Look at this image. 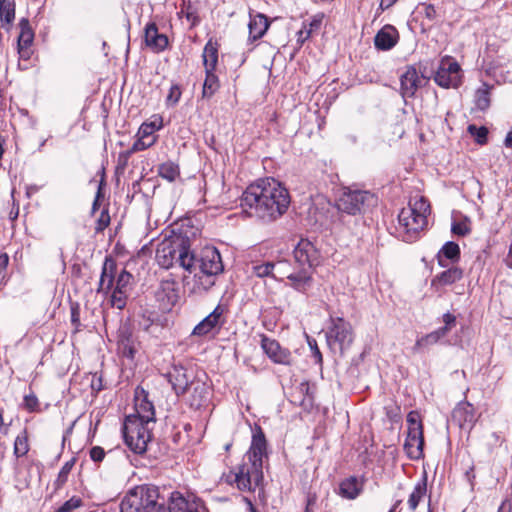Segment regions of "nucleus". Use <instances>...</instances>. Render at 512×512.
I'll return each mask as SVG.
<instances>
[{"label":"nucleus","instance_id":"f257e3e1","mask_svg":"<svg viewBox=\"0 0 512 512\" xmlns=\"http://www.w3.org/2000/svg\"><path fill=\"white\" fill-rule=\"evenodd\" d=\"M290 205L288 190L274 178H264L249 185L241 197V206L265 221L281 217Z\"/></svg>","mask_w":512,"mask_h":512},{"label":"nucleus","instance_id":"f03ea898","mask_svg":"<svg viewBox=\"0 0 512 512\" xmlns=\"http://www.w3.org/2000/svg\"><path fill=\"white\" fill-rule=\"evenodd\" d=\"M267 443L259 429L253 434L250 449L243 457L242 464L235 472L224 476L228 484L235 483L240 491H254L263 480V458L266 457Z\"/></svg>","mask_w":512,"mask_h":512},{"label":"nucleus","instance_id":"7ed1b4c3","mask_svg":"<svg viewBox=\"0 0 512 512\" xmlns=\"http://www.w3.org/2000/svg\"><path fill=\"white\" fill-rule=\"evenodd\" d=\"M224 266L219 251L212 246L204 247L194 260L191 280H186L185 288L191 294H202L215 285L216 277L223 272Z\"/></svg>","mask_w":512,"mask_h":512},{"label":"nucleus","instance_id":"20e7f679","mask_svg":"<svg viewBox=\"0 0 512 512\" xmlns=\"http://www.w3.org/2000/svg\"><path fill=\"white\" fill-rule=\"evenodd\" d=\"M194 260L195 255L190 252L189 239L181 235L162 240L156 250V261L165 269L179 265L192 272Z\"/></svg>","mask_w":512,"mask_h":512},{"label":"nucleus","instance_id":"39448f33","mask_svg":"<svg viewBox=\"0 0 512 512\" xmlns=\"http://www.w3.org/2000/svg\"><path fill=\"white\" fill-rule=\"evenodd\" d=\"M430 205L424 197L415 198L398 215V231L405 242L417 239L418 234L427 226Z\"/></svg>","mask_w":512,"mask_h":512},{"label":"nucleus","instance_id":"423d86ee","mask_svg":"<svg viewBox=\"0 0 512 512\" xmlns=\"http://www.w3.org/2000/svg\"><path fill=\"white\" fill-rule=\"evenodd\" d=\"M158 488L151 485H140L130 489L123 497L120 512H158L163 504L158 502Z\"/></svg>","mask_w":512,"mask_h":512},{"label":"nucleus","instance_id":"0eeeda50","mask_svg":"<svg viewBox=\"0 0 512 512\" xmlns=\"http://www.w3.org/2000/svg\"><path fill=\"white\" fill-rule=\"evenodd\" d=\"M153 427L154 424L146 423L139 417L126 416L122 429L126 445L134 453L143 454L152 440Z\"/></svg>","mask_w":512,"mask_h":512},{"label":"nucleus","instance_id":"6e6552de","mask_svg":"<svg viewBox=\"0 0 512 512\" xmlns=\"http://www.w3.org/2000/svg\"><path fill=\"white\" fill-rule=\"evenodd\" d=\"M375 203L376 198L368 191L344 189L337 201V207L339 211L356 215Z\"/></svg>","mask_w":512,"mask_h":512},{"label":"nucleus","instance_id":"1a4fd4ad","mask_svg":"<svg viewBox=\"0 0 512 512\" xmlns=\"http://www.w3.org/2000/svg\"><path fill=\"white\" fill-rule=\"evenodd\" d=\"M434 81L443 88H458L462 83V70L458 62L451 56L442 57Z\"/></svg>","mask_w":512,"mask_h":512},{"label":"nucleus","instance_id":"9d476101","mask_svg":"<svg viewBox=\"0 0 512 512\" xmlns=\"http://www.w3.org/2000/svg\"><path fill=\"white\" fill-rule=\"evenodd\" d=\"M353 341L351 325L342 318L333 320L332 327L327 332V342L331 349L342 352Z\"/></svg>","mask_w":512,"mask_h":512},{"label":"nucleus","instance_id":"9b49d317","mask_svg":"<svg viewBox=\"0 0 512 512\" xmlns=\"http://www.w3.org/2000/svg\"><path fill=\"white\" fill-rule=\"evenodd\" d=\"M162 128V119L160 117L155 118L153 121L147 123H143L138 132V139L134 142L131 147V152L135 153L138 151H143L155 144L157 141V136L155 132Z\"/></svg>","mask_w":512,"mask_h":512},{"label":"nucleus","instance_id":"f8f14e48","mask_svg":"<svg viewBox=\"0 0 512 512\" xmlns=\"http://www.w3.org/2000/svg\"><path fill=\"white\" fill-rule=\"evenodd\" d=\"M261 346L266 355L277 364L290 365L292 363L291 352L281 347V345L274 339L263 337Z\"/></svg>","mask_w":512,"mask_h":512},{"label":"nucleus","instance_id":"ddd939ff","mask_svg":"<svg viewBox=\"0 0 512 512\" xmlns=\"http://www.w3.org/2000/svg\"><path fill=\"white\" fill-rule=\"evenodd\" d=\"M293 253L295 261L301 266L308 265V267L311 268L318 263L319 252L314 244L307 239H301Z\"/></svg>","mask_w":512,"mask_h":512},{"label":"nucleus","instance_id":"4468645a","mask_svg":"<svg viewBox=\"0 0 512 512\" xmlns=\"http://www.w3.org/2000/svg\"><path fill=\"white\" fill-rule=\"evenodd\" d=\"M168 510L169 512H207L200 501L185 498L179 492L171 494Z\"/></svg>","mask_w":512,"mask_h":512},{"label":"nucleus","instance_id":"2eb2a0df","mask_svg":"<svg viewBox=\"0 0 512 512\" xmlns=\"http://www.w3.org/2000/svg\"><path fill=\"white\" fill-rule=\"evenodd\" d=\"M185 393H188V402L191 407L199 409L207 404L209 400V387L207 384L200 380H191Z\"/></svg>","mask_w":512,"mask_h":512},{"label":"nucleus","instance_id":"dca6fc26","mask_svg":"<svg viewBox=\"0 0 512 512\" xmlns=\"http://www.w3.org/2000/svg\"><path fill=\"white\" fill-rule=\"evenodd\" d=\"M225 308L222 305H217L215 309L206 316L199 324L195 326L192 335L204 336L211 332L216 327H221L224 323Z\"/></svg>","mask_w":512,"mask_h":512},{"label":"nucleus","instance_id":"f3484780","mask_svg":"<svg viewBox=\"0 0 512 512\" xmlns=\"http://www.w3.org/2000/svg\"><path fill=\"white\" fill-rule=\"evenodd\" d=\"M118 352L127 358H134L137 351L136 339L128 325H122L117 336Z\"/></svg>","mask_w":512,"mask_h":512},{"label":"nucleus","instance_id":"a211bd4d","mask_svg":"<svg viewBox=\"0 0 512 512\" xmlns=\"http://www.w3.org/2000/svg\"><path fill=\"white\" fill-rule=\"evenodd\" d=\"M422 77L418 75L416 68L410 66L400 77V91L403 98L414 97L422 84Z\"/></svg>","mask_w":512,"mask_h":512},{"label":"nucleus","instance_id":"6ab92c4d","mask_svg":"<svg viewBox=\"0 0 512 512\" xmlns=\"http://www.w3.org/2000/svg\"><path fill=\"white\" fill-rule=\"evenodd\" d=\"M399 40V33L392 25L383 26L375 35L374 44L378 50L387 51L392 49Z\"/></svg>","mask_w":512,"mask_h":512},{"label":"nucleus","instance_id":"aec40b11","mask_svg":"<svg viewBox=\"0 0 512 512\" xmlns=\"http://www.w3.org/2000/svg\"><path fill=\"white\" fill-rule=\"evenodd\" d=\"M452 418L461 428L471 429L476 422L475 409L469 402H460L453 410Z\"/></svg>","mask_w":512,"mask_h":512},{"label":"nucleus","instance_id":"412c9836","mask_svg":"<svg viewBox=\"0 0 512 512\" xmlns=\"http://www.w3.org/2000/svg\"><path fill=\"white\" fill-rule=\"evenodd\" d=\"M169 382L172 384L173 389L176 394H184L190 385L192 379V374H189L188 371L183 366H173L172 369L168 372Z\"/></svg>","mask_w":512,"mask_h":512},{"label":"nucleus","instance_id":"4be33fe9","mask_svg":"<svg viewBox=\"0 0 512 512\" xmlns=\"http://www.w3.org/2000/svg\"><path fill=\"white\" fill-rule=\"evenodd\" d=\"M249 39L256 41L262 38L270 26L268 18L262 13H249Z\"/></svg>","mask_w":512,"mask_h":512},{"label":"nucleus","instance_id":"5701e85b","mask_svg":"<svg viewBox=\"0 0 512 512\" xmlns=\"http://www.w3.org/2000/svg\"><path fill=\"white\" fill-rule=\"evenodd\" d=\"M145 43L155 52L163 51L168 45V38L160 34L155 23H148L145 27Z\"/></svg>","mask_w":512,"mask_h":512},{"label":"nucleus","instance_id":"b1692460","mask_svg":"<svg viewBox=\"0 0 512 512\" xmlns=\"http://www.w3.org/2000/svg\"><path fill=\"white\" fill-rule=\"evenodd\" d=\"M423 431H407L404 448L411 459H419L423 453Z\"/></svg>","mask_w":512,"mask_h":512},{"label":"nucleus","instance_id":"393cba45","mask_svg":"<svg viewBox=\"0 0 512 512\" xmlns=\"http://www.w3.org/2000/svg\"><path fill=\"white\" fill-rule=\"evenodd\" d=\"M20 34L18 37V51L22 58L28 59L30 56V45L34 39V33L29 25V21L25 18L20 20Z\"/></svg>","mask_w":512,"mask_h":512},{"label":"nucleus","instance_id":"a878e982","mask_svg":"<svg viewBox=\"0 0 512 512\" xmlns=\"http://www.w3.org/2000/svg\"><path fill=\"white\" fill-rule=\"evenodd\" d=\"M286 266V263L284 261H278L276 263L274 262H265L261 264L254 265L252 267L253 273L257 277H266L271 276L275 279L278 278V275L280 277H284L286 272L284 271V268Z\"/></svg>","mask_w":512,"mask_h":512},{"label":"nucleus","instance_id":"bb28decb","mask_svg":"<svg viewBox=\"0 0 512 512\" xmlns=\"http://www.w3.org/2000/svg\"><path fill=\"white\" fill-rule=\"evenodd\" d=\"M362 489V482L356 477H349L339 484V495L343 498L353 500L360 495Z\"/></svg>","mask_w":512,"mask_h":512},{"label":"nucleus","instance_id":"cd10ccee","mask_svg":"<svg viewBox=\"0 0 512 512\" xmlns=\"http://www.w3.org/2000/svg\"><path fill=\"white\" fill-rule=\"evenodd\" d=\"M286 277L290 281L289 285L299 292L304 293L311 287V273L305 268L299 272L290 273Z\"/></svg>","mask_w":512,"mask_h":512},{"label":"nucleus","instance_id":"c85d7f7f","mask_svg":"<svg viewBox=\"0 0 512 512\" xmlns=\"http://www.w3.org/2000/svg\"><path fill=\"white\" fill-rule=\"evenodd\" d=\"M463 276V272L458 267H452L446 271H443L435 278L432 279L431 285L438 289L439 287L451 285L459 281Z\"/></svg>","mask_w":512,"mask_h":512},{"label":"nucleus","instance_id":"c756f323","mask_svg":"<svg viewBox=\"0 0 512 512\" xmlns=\"http://www.w3.org/2000/svg\"><path fill=\"white\" fill-rule=\"evenodd\" d=\"M129 416L139 417L146 423L155 424V412L151 402L142 399L135 404V413Z\"/></svg>","mask_w":512,"mask_h":512},{"label":"nucleus","instance_id":"7c9ffc66","mask_svg":"<svg viewBox=\"0 0 512 512\" xmlns=\"http://www.w3.org/2000/svg\"><path fill=\"white\" fill-rule=\"evenodd\" d=\"M443 332L444 331H439L437 329L435 331H432L431 333L419 337L412 348V352L414 354L420 353L421 351L438 343L442 338H444Z\"/></svg>","mask_w":512,"mask_h":512},{"label":"nucleus","instance_id":"2f4dec72","mask_svg":"<svg viewBox=\"0 0 512 512\" xmlns=\"http://www.w3.org/2000/svg\"><path fill=\"white\" fill-rule=\"evenodd\" d=\"M15 19V5L10 0H0V24L9 30Z\"/></svg>","mask_w":512,"mask_h":512},{"label":"nucleus","instance_id":"473e14b6","mask_svg":"<svg viewBox=\"0 0 512 512\" xmlns=\"http://www.w3.org/2000/svg\"><path fill=\"white\" fill-rule=\"evenodd\" d=\"M205 71H215L218 63V49L212 41H208L202 54Z\"/></svg>","mask_w":512,"mask_h":512},{"label":"nucleus","instance_id":"72a5a7b5","mask_svg":"<svg viewBox=\"0 0 512 512\" xmlns=\"http://www.w3.org/2000/svg\"><path fill=\"white\" fill-rule=\"evenodd\" d=\"M114 268H115L114 262L106 259L104 266H103L102 274L100 277L99 288H98L99 292L106 293L110 290L112 283H113V279H114V275H113Z\"/></svg>","mask_w":512,"mask_h":512},{"label":"nucleus","instance_id":"f704fd0d","mask_svg":"<svg viewBox=\"0 0 512 512\" xmlns=\"http://www.w3.org/2000/svg\"><path fill=\"white\" fill-rule=\"evenodd\" d=\"M427 493V483H426V477H424L421 481H419L412 493L409 496L408 499V505L410 510L414 511L416 510L419 502L426 496Z\"/></svg>","mask_w":512,"mask_h":512},{"label":"nucleus","instance_id":"c9c22d12","mask_svg":"<svg viewBox=\"0 0 512 512\" xmlns=\"http://www.w3.org/2000/svg\"><path fill=\"white\" fill-rule=\"evenodd\" d=\"M206 77L203 83L202 97L211 98L219 89V79L214 71H205Z\"/></svg>","mask_w":512,"mask_h":512},{"label":"nucleus","instance_id":"e433bc0d","mask_svg":"<svg viewBox=\"0 0 512 512\" xmlns=\"http://www.w3.org/2000/svg\"><path fill=\"white\" fill-rule=\"evenodd\" d=\"M491 86L486 83H483L480 88L477 89L475 93V105L481 110L485 111L490 106V90Z\"/></svg>","mask_w":512,"mask_h":512},{"label":"nucleus","instance_id":"4c0bfd02","mask_svg":"<svg viewBox=\"0 0 512 512\" xmlns=\"http://www.w3.org/2000/svg\"><path fill=\"white\" fill-rule=\"evenodd\" d=\"M442 256H444L446 259L455 261L459 259L460 256V248L459 245L455 242H447L442 247V249L439 252L438 261L441 266H446L444 263Z\"/></svg>","mask_w":512,"mask_h":512},{"label":"nucleus","instance_id":"58836bf2","mask_svg":"<svg viewBox=\"0 0 512 512\" xmlns=\"http://www.w3.org/2000/svg\"><path fill=\"white\" fill-rule=\"evenodd\" d=\"M158 174L160 177L172 182L179 177L180 171L177 164L172 161H167L158 167Z\"/></svg>","mask_w":512,"mask_h":512},{"label":"nucleus","instance_id":"ea45409f","mask_svg":"<svg viewBox=\"0 0 512 512\" xmlns=\"http://www.w3.org/2000/svg\"><path fill=\"white\" fill-rule=\"evenodd\" d=\"M29 450L27 432L24 430L15 439L14 454L16 457L24 456Z\"/></svg>","mask_w":512,"mask_h":512},{"label":"nucleus","instance_id":"a19ab883","mask_svg":"<svg viewBox=\"0 0 512 512\" xmlns=\"http://www.w3.org/2000/svg\"><path fill=\"white\" fill-rule=\"evenodd\" d=\"M467 131L470 133L471 136L474 137L475 141L478 144L484 145L487 143L488 129L486 127H477L476 125L471 124L468 126Z\"/></svg>","mask_w":512,"mask_h":512},{"label":"nucleus","instance_id":"79ce46f5","mask_svg":"<svg viewBox=\"0 0 512 512\" xmlns=\"http://www.w3.org/2000/svg\"><path fill=\"white\" fill-rule=\"evenodd\" d=\"M324 17H325V15L322 12H319V13L313 15V17L311 18V21L308 24H306L307 31L305 32V36H304L303 40H307L313 32H316L320 29V27L323 23Z\"/></svg>","mask_w":512,"mask_h":512},{"label":"nucleus","instance_id":"37998d69","mask_svg":"<svg viewBox=\"0 0 512 512\" xmlns=\"http://www.w3.org/2000/svg\"><path fill=\"white\" fill-rule=\"evenodd\" d=\"M83 505L82 499L76 496L71 497L65 503H63L56 512H74V510L80 508Z\"/></svg>","mask_w":512,"mask_h":512},{"label":"nucleus","instance_id":"c03bdc74","mask_svg":"<svg viewBox=\"0 0 512 512\" xmlns=\"http://www.w3.org/2000/svg\"><path fill=\"white\" fill-rule=\"evenodd\" d=\"M451 230L458 236H465L471 232L470 221L465 218L459 222H453Z\"/></svg>","mask_w":512,"mask_h":512},{"label":"nucleus","instance_id":"a18cd8bd","mask_svg":"<svg viewBox=\"0 0 512 512\" xmlns=\"http://www.w3.org/2000/svg\"><path fill=\"white\" fill-rule=\"evenodd\" d=\"M128 292L121 290H114L111 296V304L113 307L123 309L126 305Z\"/></svg>","mask_w":512,"mask_h":512},{"label":"nucleus","instance_id":"49530a36","mask_svg":"<svg viewBox=\"0 0 512 512\" xmlns=\"http://www.w3.org/2000/svg\"><path fill=\"white\" fill-rule=\"evenodd\" d=\"M181 95L182 91L180 86L178 84L171 85L169 93L166 97V105L175 106L179 102Z\"/></svg>","mask_w":512,"mask_h":512},{"label":"nucleus","instance_id":"de8ad7c7","mask_svg":"<svg viewBox=\"0 0 512 512\" xmlns=\"http://www.w3.org/2000/svg\"><path fill=\"white\" fill-rule=\"evenodd\" d=\"M407 424H408V431H413L414 429L416 431H423L422 422L420 419V415L416 411H411L407 415Z\"/></svg>","mask_w":512,"mask_h":512},{"label":"nucleus","instance_id":"09e8293b","mask_svg":"<svg viewBox=\"0 0 512 512\" xmlns=\"http://www.w3.org/2000/svg\"><path fill=\"white\" fill-rule=\"evenodd\" d=\"M131 279H132V275L129 272L123 270L118 275V278L116 281V287L114 290H121V291L128 292V286L130 284Z\"/></svg>","mask_w":512,"mask_h":512},{"label":"nucleus","instance_id":"8fccbe9b","mask_svg":"<svg viewBox=\"0 0 512 512\" xmlns=\"http://www.w3.org/2000/svg\"><path fill=\"white\" fill-rule=\"evenodd\" d=\"M444 326L438 328L439 331H444V337L451 331L453 327L456 325V317L451 313H445L443 315Z\"/></svg>","mask_w":512,"mask_h":512},{"label":"nucleus","instance_id":"3c124183","mask_svg":"<svg viewBox=\"0 0 512 512\" xmlns=\"http://www.w3.org/2000/svg\"><path fill=\"white\" fill-rule=\"evenodd\" d=\"M418 9L429 21H433L437 17V11L432 4L422 3L418 6Z\"/></svg>","mask_w":512,"mask_h":512},{"label":"nucleus","instance_id":"603ef678","mask_svg":"<svg viewBox=\"0 0 512 512\" xmlns=\"http://www.w3.org/2000/svg\"><path fill=\"white\" fill-rule=\"evenodd\" d=\"M38 398L34 393H30L24 396V407L28 411H35L38 408Z\"/></svg>","mask_w":512,"mask_h":512},{"label":"nucleus","instance_id":"864d4df0","mask_svg":"<svg viewBox=\"0 0 512 512\" xmlns=\"http://www.w3.org/2000/svg\"><path fill=\"white\" fill-rule=\"evenodd\" d=\"M110 224V216L108 210L104 209L97 220L96 230L98 232L103 231Z\"/></svg>","mask_w":512,"mask_h":512},{"label":"nucleus","instance_id":"5fc2aeb1","mask_svg":"<svg viewBox=\"0 0 512 512\" xmlns=\"http://www.w3.org/2000/svg\"><path fill=\"white\" fill-rule=\"evenodd\" d=\"M90 457L94 462H101L105 457V451L100 446H94L90 449Z\"/></svg>","mask_w":512,"mask_h":512},{"label":"nucleus","instance_id":"6e6d98bb","mask_svg":"<svg viewBox=\"0 0 512 512\" xmlns=\"http://www.w3.org/2000/svg\"><path fill=\"white\" fill-rule=\"evenodd\" d=\"M71 323L77 331L80 330V313L78 307L71 308Z\"/></svg>","mask_w":512,"mask_h":512},{"label":"nucleus","instance_id":"4d7b16f0","mask_svg":"<svg viewBox=\"0 0 512 512\" xmlns=\"http://www.w3.org/2000/svg\"><path fill=\"white\" fill-rule=\"evenodd\" d=\"M9 263V257L6 253L0 254V274L6 269Z\"/></svg>","mask_w":512,"mask_h":512},{"label":"nucleus","instance_id":"13d9d810","mask_svg":"<svg viewBox=\"0 0 512 512\" xmlns=\"http://www.w3.org/2000/svg\"><path fill=\"white\" fill-rule=\"evenodd\" d=\"M309 344H310L311 349H312V351H313V355H314V357H315V358L317 359V361L320 363V362L322 361V355H321L320 350H319V349H318V347H317L316 342H314V346H312V344H311V343H309Z\"/></svg>","mask_w":512,"mask_h":512},{"label":"nucleus","instance_id":"bf43d9fd","mask_svg":"<svg viewBox=\"0 0 512 512\" xmlns=\"http://www.w3.org/2000/svg\"><path fill=\"white\" fill-rule=\"evenodd\" d=\"M397 0H381L380 1V8L382 10L390 8Z\"/></svg>","mask_w":512,"mask_h":512},{"label":"nucleus","instance_id":"052dcab7","mask_svg":"<svg viewBox=\"0 0 512 512\" xmlns=\"http://www.w3.org/2000/svg\"><path fill=\"white\" fill-rule=\"evenodd\" d=\"M505 262H506V265L509 267V268H512V242H511V245L509 247V252H508V255L505 259Z\"/></svg>","mask_w":512,"mask_h":512},{"label":"nucleus","instance_id":"680f3d73","mask_svg":"<svg viewBox=\"0 0 512 512\" xmlns=\"http://www.w3.org/2000/svg\"><path fill=\"white\" fill-rule=\"evenodd\" d=\"M504 144L508 148L512 147V130L507 133Z\"/></svg>","mask_w":512,"mask_h":512},{"label":"nucleus","instance_id":"e2e57ef3","mask_svg":"<svg viewBox=\"0 0 512 512\" xmlns=\"http://www.w3.org/2000/svg\"><path fill=\"white\" fill-rule=\"evenodd\" d=\"M101 196V187H99L98 189V192H97V195H96V198L93 202V206H92V212L94 213L96 211V209L98 208V201H99V198Z\"/></svg>","mask_w":512,"mask_h":512},{"label":"nucleus","instance_id":"0e129e2a","mask_svg":"<svg viewBox=\"0 0 512 512\" xmlns=\"http://www.w3.org/2000/svg\"><path fill=\"white\" fill-rule=\"evenodd\" d=\"M307 31V26H306V23H304V26H303V29H301L299 32H298V42H301L303 43L305 40H303L304 36H305V32Z\"/></svg>","mask_w":512,"mask_h":512},{"label":"nucleus","instance_id":"69168bd1","mask_svg":"<svg viewBox=\"0 0 512 512\" xmlns=\"http://www.w3.org/2000/svg\"><path fill=\"white\" fill-rule=\"evenodd\" d=\"M0 428H4V430L6 431L7 430V426H5L4 424V421H3V411L0 409Z\"/></svg>","mask_w":512,"mask_h":512},{"label":"nucleus","instance_id":"338daca9","mask_svg":"<svg viewBox=\"0 0 512 512\" xmlns=\"http://www.w3.org/2000/svg\"><path fill=\"white\" fill-rule=\"evenodd\" d=\"M300 389L302 392L308 393L309 391V384L308 383H301Z\"/></svg>","mask_w":512,"mask_h":512},{"label":"nucleus","instance_id":"774afa93","mask_svg":"<svg viewBox=\"0 0 512 512\" xmlns=\"http://www.w3.org/2000/svg\"><path fill=\"white\" fill-rule=\"evenodd\" d=\"M68 471H69V465H68V464H66V465L62 468V470H61V472H60V475H62V474H67V473H68Z\"/></svg>","mask_w":512,"mask_h":512}]
</instances>
